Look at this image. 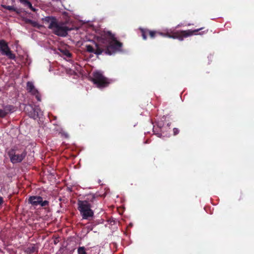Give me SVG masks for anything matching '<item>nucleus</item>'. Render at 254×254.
<instances>
[{"instance_id": "f257e3e1", "label": "nucleus", "mask_w": 254, "mask_h": 254, "mask_svg": "<svg viewBox=\"0 0 254 254\" xmlns=\"http://www.w3.org/2000/svg\"><path fill=\"white\" fill-rule=\"evenodd\" d=\"M101 42L103 44L102 47L104 48V49L98 47L97 45H96L97 49L95 50L91 46L86 45V51L90 53H94L97 55L101 54L104 52L107 55H112L121 51L122 43L118 41L110 32L105 34Z\"/></svg>"}, {"instance_id": "f03ea898", "label": "nucleus", "mask_w": 254, "mask_h": 254, "mask_svg": "<svg viewBox=\"0 0 254 254\" xmlns=\"http://www.w3.org/2000/svg\"><path fill=\"white\" fill-rule=\"evenodd\" d=\"M45 21L48 24V27L58 36L65 37L67 35V32L72 29L68 28L64 23L58 22L53 17H46Z\"/></svg>"}, {"instance_id": "7ed1b4c3", "label": "nucleus", "mask_w": 254, "mask_h": 254, "mask_svg": "<svg viewBox=\"0 0 254 254\" xmlns=\"http://www.w3.org/2000/svg\"><path fill=\"white\" fill-rule=\"evenodd\" d=\"M201 28H200L201 29ZM200 29L195 30L194 31L191 30H187V31H182L180 32H175L174 30L172 29H167L166 30L165 33H163L161 32H157L156 31H148L149 36L151 38H153L155 37V35L157 34H159L160 35L168 37L170 38L173 39H178L180 41H183L184 38L189 37L193 34L194 32H197Z\"/></svg>"}, {"instance_id": "20e7f679", "label": "nucleus", "mask_w": 254, "mask_h": 254, "mask_svg": "<svg viewBox=\"0 0 254 254\" xmlns=\"http://www.w3.org/2000/svg\"><path fill=\"white\" fill-rule=\"evenodd\" d=\"M78 208L80 214L84 219H89L92 217L93 211L91 209L90 204L87 201H79L78 202Z\"/></svg>"}, {"instance_id": "39448f33", "label": "nucleus", "mask_w": 254, "mask_h": 254, "mask_svg": "<svg viewBox=\"0 0 254 254\" xmlns=\"http://www.w3.org/2000/svg\"><path fill=\"white\" fill-rule=\"evenodd\" d=\"M92 80L99 88L105 87L109 83V80L103 76L101 71H96L94 72Z\"/></svg>"}, {"instance_id": "423d86ee", "label": "nucleus", "mask_w": 254, "mask_h": 254, "mask_svg": "<svg viewBox=\"0 0 254 254\" xmlns=\"http://www.w3.org/2000/svg\"><path fill=\"white\" fill-rule=\"evenodd\" d=\"M26 154V153L24 151L21 153H19L13 149L10 150L8 152V155L12 163L20 162L25 157Z\"/></svg>"}, {"instance_id": "0eeeda50", "label": "nucleus", "mask_w": 254, "mask_h": 254, "mask_svg": "<svg viewBox=\"0 0 254 254\" xmlns=\"http://www.w3.org/2000/svg\"><path fill=\"white\" fill-rule=\"evenodd\" d=\"M24 110L30 117L34 119L43 115L42 112L38 107L34 108L32 106L30 105L25 106Z\"/></svg>"}, {"instance_id": "6e6552de", "label": "nucleus", "mask_w": 254, "mask_h": 254, "mask_svg": "<svg viewBox=\"0 0 254 254\" xmlns=\"http://www.w3.org/2000/svg\"><path fill=\"white\" fill-rule=\"evenodd\" d=\"M0 53L2 55L7 56L9 59L13 60L15 59V55L12 53L7 43L3 40L0 41Z\"/></svg>"}, {"instance_id": "1a4fd4ad", "label": "nucleus", "mask_w": 254, "mask_h": 254, "mask_svg": "<svg viewBox=\"0 0 254 254\" xmlns=\"http://www.w3.org/2000/svg\"><path fill=\"white\" fill-rule=\"evenodd\" d=\"M29 202L34 206L40 205L41 206H45L48 204L47 200L43 201L41 196H33L29 198Z\"/></svg>"}, {"instance_id": "9d476101", "label": "nucleus", "mask_w": 254, "mask_h": 254, "mask_svg": "<svg viewBox=\"0 0 254 254\" xmlns=\"http://www.w3.org/2000/svg\"><path fill=\"white\" fill-rule=\"evenodd\" d=\"M27 90L31 94L35 96L38 101H41L40 96L39 92L35 87L33 82L29 81L27 83Z\"/></svg>"}, {"instance_id": "9b49d317", "label": "nucleus", "mask_w": 254, "mask_h": 254, "mask_svg": "<svg viewBox=\"0 0 254 254\" xmlns=\"http://www.w3.org/2000/svg\"><path fill=\"white\" fill-rule=\"evenodd\" d=\"M19 0L25 6L28 7L33 11H36V9L33 7L30 1H29L28 0Z\"/></svg>"}, {"instance_id": "f8f14e48", "label": "nucleus", "mask_w": 254, "mask_h": 254, "mask_svg": "<svg viewBox=\"0 0 254 254\" xmlns=\"http://www.w3.org/2000/svg\"><path fill=\"white\" fill-rule=\"evenodd\" d=\"M10 107H6L3 109H0V117H5L10 112Z\"/></svg>"}, {"instance_id": "ddd939ff", "label": "nucleus", "mask_w": 254, "mask_h": 254, "mask_svg": "<svg viewBox=\"0 0 254 254\" xmlns=\"http://www.w3.org/2000/svg\"><path fill=\"white\" fill-rule=\"evenodd\" d=\"M89 250V249H85L84 247H79L78 249V254H88V251Z\"/></svg>"}, {"instance_id": "4468645a", "label": "nucleus", "mask_w": 254, "mask_h": 254, "mask_svg": "<svg viewBox=\"0 0 254 254\" xmlns=\"http://www.w3.org/2000/svg\"><path fill=\"white\" fill-rule=\"evenodd\" d=\"M37 251L36 248L35 246L32 245L30 246L27 250L26 252L29 253H32Z\"/></svg>"}, {"instance_id": "2eb2a0df", "label": "nucleus", "mask_w": 254, "mask_h": 254, "mask_svg": "<svg viewBox=\"0 0 254 254\" xmlns=\"http://www.w3.org/2000/svg\"><path fill=\"white\" fill-rule=\"evenodd\" d=\"M61 51L63 55L66 56L67 58L70 57L71 54L68 50H61Z\"/></svg>"}, {"instance_id": "dca6fc26", "label": "nucleus", "mask_w": 254, "mask_h": 254, "mask_svg": "<svg viewBox=\"0 0 254 254\" xmlns=\"http://www.w3.org/2000/svg\"><path fill=\"white\" fill-rule=\"evenodd\" d=\"M1 6L3 7V8L6 9H8V10H12V11H14L15 10L14 7L13 6H11V5H1Z\"/></svg>"}, {"instance_id": "f3484780", "label": "nucleus", "mask_w": 254, "mask_h": 254, "mask_svg": "<svg viewBox=\"0 0 254 254\" xmlns=\"http://www.w3.org/2000/svg\"><path fill=\"white\" fill-rule=\"evenodd\" d=\"M147 31L143 30V29H141V32H142V36L143 37V39L144 40H146L147 39V37H146V33Z\"/></svg>"}, {"instance_id": "a211bd4d", "label": "nucleus", "mask_w": 254, "mask_h": 254, "mask_svg": "<svg viewBox=\"0 0 254 254\" xmlns=\"http://www.w3.org/2000/svg\"><path fill=\"white\" fill-rule=\"evenodd\" d=\"M179 133V130L178 128H174V135H176Z\"/></svg>"}, {"instance_id": "6ab92c4d", "label": "nucleus", "mask_w": 254, "mask_h": 254, "mask_svg": "<svg viewBox=\"0 0 254 254\" xmlns=\"http://www.w3.org/2000/svg\"><path fill=\"white\" fill-rule=\"evenodd\" d=\"M2 198L0 196V205L2 203Z\"/></svg>"}, {"instance_id": "aec40b11", "label": "nucleus", "mask_w": 254, "mask_h": 254, "mask_svg": "<svg viewBox=\"0 0 254 254\" xmlns=\"http://www.w3.org/2000/svg\"><path fill=\"white\" fill-rule=\"evenodd\" d=\"M158 137H161V134L160 133L156 134Z\"/></svg>"}]
</instances>
